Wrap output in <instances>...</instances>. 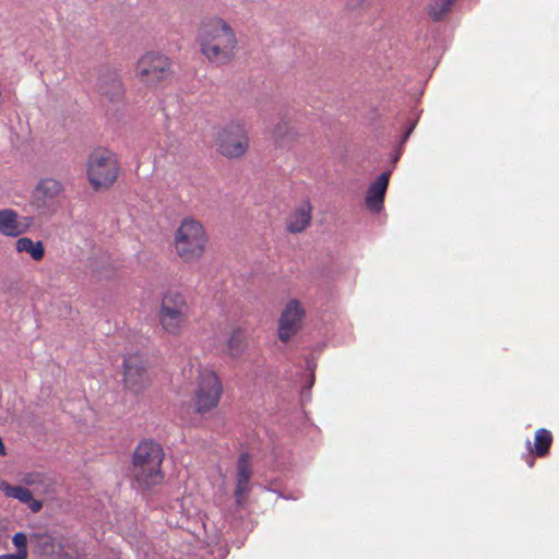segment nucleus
Segmentation results:
<instances>
[{
	"label": "nucleus",
	"mask_w": 559,
	"mask_h": 559,
	"mask_svg": "<svg viewBox=\"0 0 559 559\" xmlns=\"http://www.w3.org/2000/svg\"><path fill=\"white\" fill-rule=\"evenodd\" d=\"M197 41L201 53L217 66L229 63L238 51V38L234 27L225 19L213 15L201 21Z\"/></svg>",
	"instance_id": "nucleus-1"
},
{
	"label": "nucleus",
	"mask_w": 559,
	"mask_h": 559,
	"mask_svg": "<svg viewBox=\"0 0 559 559\" xmlns=\"http://www.w3.org/2000/svg\"><path fill=\"white\" fill-rule=\"evenodd\" d=\"M209 235L203 224L193 218L185 217L174 235L176 254L186 263L199 262L207 248Z\"/></svg>",
	"instance_id": "nucleus-2"
},
{
	"label": "nucleus",
	"mask_w": 559,
	"mask_h": 559,
	"mask_svg": "<svg viewBox=\"0 0 559 559\" xmlns=\"http://www.w3.org/2000/svg\"><path fill=\"white\" fill-rule=\"evenodd\" d=\"M164 460L162 447L153 441L141 442L133 454L132 474L136 484L147 489L163 481L160 465Z\"/></svg>",
	"instance_id": "nucleus-3"
},
{
	"label": "nucleus",
	"mask_w": 559,
	"mask_h": 559,
	"mask_svg": "<svg viewBox=\"0 0 559 559\" xmlns=\"http://www.w3.org/2000/svg\"><path fill=\"white\" fill-rule=\"evenodd\" d=\"M189 312L190 307L183 293L177 289H168L163 293L157 316L166 334L181 335L188 325Z\"/></svg>",
	"instance_id": "nucleus-4"
},
{
	"label": "nucleus",
	"mask_w": 559,
	"mask_h": 559,
	"mask_svg": "<svg viewBox=\"0 0 559 559\" xmlns=\"http://www.w3.org/2000/svg\"><path fill=\"white\" fill-rule=\"evenodd\" d=\"M116 154L107 148L93 151L87 160V178L95 190L110 188L119 175Z\"/></svg>",
	"instance_id": "nucleus-5"
},
{
	"label": "nucleus",
	"mask_w": 559,
	"mask_h": 559,
	"mask_svg": "<svg viewBox=\"0 0 559 559\" xmlns=\"http://www.w3.org/2000/svg\"><path fill=\"white\" fill-rule=\"evenodd\" d=\"M217 151L228 159L242 157L249 150L250 139L245 122L231 120L215 134Z\"/></svg>",
	"instance_id": "nucleus-6"
},
{
	"label": "nucleus",
	"mask_w": 559,
	"mask_h": 559,
	"mask_svg": "<svg viewBox=\"0 0 559 559\" xmlns=\"http://www.w3.org/2000/svg\"><path fill=\"white\" fill-rule=\"evenodd\" d=\"M171 62L159 52L148 51L139 58L134 68L135 78L147 86H157L171 76Z\"/></svg>",
	"instance_id": "nucleus-7"
},
{
	"label": "nucleus",
	"mask_w": 559,
	"mask_h": 559,
	"mask_svg": "<svg viewBox=\"0 0 559 559\" xmlns=\"http://www.w3.org/2000/svg\"><path fill=\"white\" fill-rule=\"evenodd\" d=\"M222 395V383L217 374L210 369L199 370L198 388L194 393L195 409L204 414L218 405Z\"/></svg>",
	"instance_id": "nucleus-8"
},
{
	"label": "nucleus",
	"mask_w": 559,
	"mask_h": 559,
	"mask_svg": "<svg viewBox=\"0 0 559 559\" xmlns=\"http://www.w3.org/2000/svg\"><path fill=\"white\" fill-rule=\"evenodd\" d=\"M147 360L141 354H132L123 361V382L128 390L140 393L151 384Z\"/></svg>",
	"instance_id": "nucleus-9"
},
{
	"label": "nucleus",
	"mask_w": 559,
	"mask_h": 559,
	"mask_svg": "<svg viewBox=\"0 0 559 559\" xmlns=\"http://www.w3.org/2000/svg\"><path fill=\"white\" fill-rule=\"evenodd\" d=\"M305 317L304 305L298 299H290L285 305L278 320V338L284 343L288 342L301 329Z\"/></svg>",
	"instance_id": "nucleus-10"
},
{
	"label": "nucleus",
	"mask_w": 559,
	"mask_h": 559,
	"mask_svg": "<svg viewBox=\"0 0 559 559\" xmlns=\"http://www.w3.org/2000/svg\"><path fill=\"white\" fill-rule=\"evenodd\" d=\"M32 218L21 216L12 209L0 210V235L16 238L29 230Z\"/></svg>",
	"instance_id": "nucleus-11"
},
{
	"label": "nucleus",
	"mask_w": 559,
	"mask_h": 559,
	"mask_svg": "<svg viewBox=\"0 0 559 559\" xmlns=\"http://www.w3.org/2000/svg\"><path fill=\"white\" fill-rule=\"evenodd\" d=\"M252 476V466L247 453L240 454L236 465V488L235 498L239 506H242L251 490L250 479Z\"/></svg>",
	"instance_id": "nucleus-12"
},
{
	"label": "nucleus",
	"mask_w": 559,
	"mask_h": 559,
	"mask_svg": "<svg viewBox=\"0 0 559 559\" xmlns=\"http://www.w3.org/2000/svg\"><path fill=\"white\" fill-rule=\"evenodd\" d=\"M63 192V185L55 178L39 180L33 192L34 204L37 209L51 206Z\"/></svg>",
	"instance_id": "nucleus-13"
},
{
	"label": "nucleus",
	"mask_w": 559,
	"mask_h": 559,
	"mask_svg": "<svg viewBox=\"0 0 559 559\" xmlns=\"http://www.w3.org/2000/svg\"><path fill=\"white\" fill-rule=\"evenodd\" d=\"M390 180V171L381 174L368 188L366 205L369 211L379 213L383 207L384 197Z\"/></svg>",
	"instance_id": "nucleus-14"
},
{
	"label": "nucleus",
	"mask_w": 559,
	"mask_h": 559,
	"mask_svg": "<svg viewBox=\"0 0 559 559\" xmlns=\"http://www.w3.org/2000/svg\"><path fill=\"white\" fill-rule=\"evenodd\" d=\"M312 205L310 201L304 200L288 215L286 219V228L292 234L304 231L311 222Z\"/></svg>",
	"instance_id": "nucleus-15"
},
{
	"label": "nucleus",
	"mask_w": 559,
	"mask_h": 559,
	"mask_svg": "<svg viewBox=\"0 0 559 559\" xmlns=\"http://www.w3.org/2000/svg\"><path fill=\"white\" fill-rule=\"evenodd\" d=\"M97 91L110 102L119 100L124 94L123 83L115 72H105L98 78Z\"/></svg>",
	"instance_id": "nucleus-16"
},
{
	"label": "nucleus",
	"mask_w": 559,
	"mask_h": 559,
	"mask_svg": "<svg viewBox=\"0 0 559 559\" xmlns=\"http://www.w3.org/2000/svg\"><path fill=\"white\" fill-rule=\"evenodd\" d=\"M0 490L5 497L16 499L26 504L34 513L39 512L43 508V502L34 499L33 492L25 485L12 486L7 481H1Z\"/></svg>",
	"instance_id": "nucleus-17"
},
{
	"label": "nucleus",
	"mask_w": 559,
	"mask_h": 559,
	"mask_svg": "<svg viewBox=\"0 0 559 559\" xmlns=\"http://www.w3.org/2000/svg\"><path fill=\"white\" fill-rule=\"evenodd\" d=\"M20 481L26 487H33L39 493H47L52 485L51 478L38 471L21 473Z\"/></svg>",
	"instance_id": "nucleus-18"
},
{
	"label": "nucleus",
	"mask_w": 559,
	"mask_h": 559,
	"mask_svg": "<svg viewBox=\"0 0 559 559\" xmlns=\"http://www.w3.org/2000/svg\"><path fill=\"white\" fill-rule=\"evenodd\" d=\"M14 247L17 253H27L36 262L41 261L45 255L44 243L33 241L29 237H19Z\"/></svg>",
	"instance_id": "nucleus-19"
},
{
	"label": "nucleus",
	"mask_w": 559,
	"mask_h": 559,
	"mask_svg": "<svg viewBox=\"0 0 559 559\" xmlns=\"http://www.w3.org/2000/svg\"><path fill=\"white\" fill-rule=\"evenodd\" d=\"M245 349L243 332L240 329H235L227 340L226 352L230 357L238 358L243 354Z\"/></svg>",
	"instance_id": "nucleus-20"
},
{
	"label": "nucleus",
	"mask_w": 559,
	"mask_h": 559,
	"mask_svg": "<svg viewBox=\"0 0 559 559\" xmlns=\"http://www.w3.org/2000/svg\"><path fill=\"white\" fill-rule=\"evenodd\" d=\"M552 442V436L547 429H538L535 433L534 448L535 453L538 456H544L548 453V450Z\"/></svg>",
	"instance_id": "nucleus-21"
},
{
	"label": "nucleus",
	"mask_w": 559,
	"mask_h": 559,
	"mask_svg": "<svg viewBox=\"0 0 559 559\" xmlns=\"http://www.w3.org/2000/svg\"><path fill=\"white\" fill-rule=\"evenodd\" d=\"M455 0H431L428 13L435 21L441 20L451 9Z\"/></svg>",
	"instance_id": "nucleus-22"
},
{
	"label": "nucleus",
	"mask_w": 559,
	"mask_h": 559,
	"mask_svg": "<svg viewBox=\"0 0 559 559\" xmlns=\"http://www.w3.org/2000/svg\"><path fill=\"white\" fill-rule=\"evenodd\" d=\"M27 543V536L22 532L15 533L12 537V544L16 549L15 552L23 556L25 559L28 558Z\"/></svg>",
	"instance_id": "nucleus-23"
},
{
	"label": "nucleus",
	"mask_w": 559,
	"mask_h": 559,
	"mask_svg": "<svg viewBox=\"0 0 559 559\" xmlns=\"http://www.w3.org/2000/svg\"><path fill=\"white\" fill-rule=\"evenodd\" d=\"M370 4V0H347V8L350 10H358L367 8Z\"/></svg>",
	"instance_id": "nucleus-24"
},
{
	"label": "nucleus",
	"mask_w": 559,
	"mask_h": 559,
	"mask_svg": "<svg viewBox=\"0 0 559 559\" xmlns=\"http://www.w3.org/2000/svg\"><path fill=\"white\" fill-rule=\"evenodd\" d=\"M0 455H5V447L0 438Z\"/></svg>",
	"instance_id": "nucleus-25"
}]
</instances>
